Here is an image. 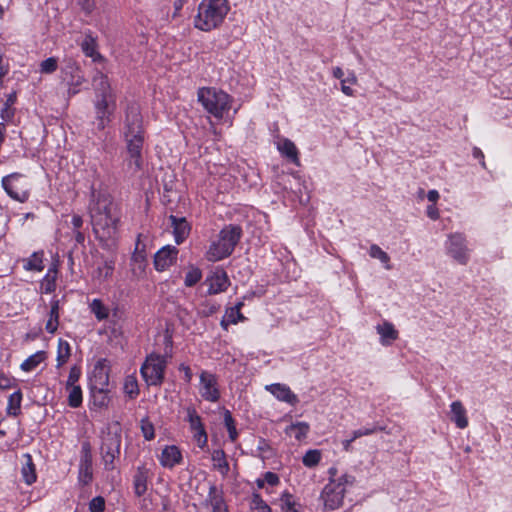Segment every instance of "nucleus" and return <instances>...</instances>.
I'll return each instance as SVG.
<instances>
[{
    "mask_svg": "<svg viewBox=\"0 0 512 512\" xmlns=\"http://www.w3.org/2000/svg\"><path fill=\"white\" fill-rule=\"evenodd\" d=\"M439 197H440L439 192L435 189L429 190L427 193V199L432 203L437 202Z\"/></svg>",
    "mask_w": 512,
    "mask_h": 512,
    "instance_id": "052dcab7",
    "label": "nucleus"
},
{
    "mask_svg": "<svg viewBox=\"0 0 512 512\" xmlns=\"http://www.w3.org/2000/svg\"><path fill=\"white\" fill-rule=\"evenodd\" d=\"M342 81H345V83H349L351 85H355L357 83V77L353 71H350L348 76L342 79Z\"/></svg>",
    "mask_w": 512,
    "mask_h": 512,
    "instance_id": "0e129e2a",
    "label": "nucleus"
},
{
    "mask_svg": "<svg viewBox=\"0 0 512 512\" xmlns=\"http://www.w3.org/2000/svg\"><path fill=\"white\" fill-rule=\"evenodd\" d=\"M199 393L204 400L209 402H217L220 399L218 382L214 374L207 371L201 372Z\"/></svg>",
    "mask_w": 512,
    "mask_h": 512,
    "instance_id": "f8f14e48",
    "label": "nucleus"
},
{
    "mask_svg": "<svg viewBox=\"0 0 512 512\" xmlns=\"http://www.w3.org/2000/svg\"><path fill=\"white\" fill-rule=\"evenodd\" d=\"M332 74H333V77H335L336 79H339L341 81H342V79H344L343 78L344 72L340 67L333 68Z\"/></svg>",
    "mask_w": 512,
    "mask_h": 512,
    "instance_id": "338daca9",
    "label": "nucleus"
},
{
    "mask_svg": "<svg viewBox=\"0 0 512 512\" xmlns=\"http://www.w3.org/2000/svg\"><path fill=\"white\" fill-rule=\"evenodd\" d=\"M356 439H353V436L350 438V439H346L342 442V445H343V449L345 451H349L350 450V447H351V443L353 441H355Z\"/></svg>",
    "mask_w": 512,
    "mask_h": 512,
    "instance_id": "774afa93",
    "label": "nucleus"
},
{
    "mask_svg": "<svg viewBox=\"0 0 512 512\" xmlns=\"http://www.w3.org/2000/svg\"><path fill=\"white\" fill-rule=\"evenodd\" d=\"M81 376V369L78 366L71 367L68 375V379L66 382V386L77 385L79 378Z\"/></svg>",
    "mask_w": 512,
    "mask_h": 512,
    "instance_id": "3c124183",
    "label": "nucleus"
},
{
    "mask_svg": "<svg viewBox=\"0 0 512 512\" xmlns=\"http://www.w3.org/2000/svg\"><path fill=\"white\" fill-rule=\"evenodd\" d=\"M229 322L232 324H237L240 321H243L245 317L242 315L241 311L238 308H230L228 311Z\"/></svg>",
    "mask_w": 512,
    "mask_h": 512,
    "instance_id": "864d4df0",
    "label": "nucleus"
},
{
    "mask_svg": "<svg viewBox=\"0 0 512 512\" xmlns=\"http://www.w3.org/2000/svg\"><path fill=\"white\" fill-rule=\"evenodd\" d=\"M369 255L372 258L378 259L381 263H383L386 269H391V266L389 265V255L385 251H383L378 245L373 244L370 246Z\"/></svg>",
    "mask_w": 512,
    "mask_h": 512,
    "instance_id": "f704fd0d",
    "label": "nucleus"
},
{
    "mask_svg": "<svg viewBox=\"0 0 512 512\" xmlns=\"http://www.w3.org/2000/svg\"><path fill=\"white\" fill-rule=\"evenodd\" d=\"M59 309H60L59 300L53 299L51 301L49 318H48L46 326H45L46 331L50 334H54L58 329Z\"/></svg>",
    "mask_w": 512,
    "mask_h": 512,
    "instance_id": "bb28decb",
    "label": "nucleus"
},
{
    "mask_svg": "<svg viewBox=\"0 0 512 512\" xmlns=\"http://www.w3.org/2000/svg\"><path fill=\"white\" fill-rule=\"evenodd\" d=\"M213 508V512H228L225 505L222 491L219 490L216 485L211 484L206 500Z\"/></svg>",
    "mask_w": 512,
    "mask_h": 512,
    "instance_id": "b1692460",
    "label": "nucleus"
},
{
    "mask_svg": "<svg viewBox=\"0 0 512 512\" xmlns=\"http://www.w3.org/2000/svg\"><path fill=\"white\" fill-rule=\"evenodd\" d=\"M309 429L310 426L307 422H296L286 427L285 433L290 437H294L296 440L300 441L306 438Z\"/></svg>",
    "mask_w": 512,
    "mask_h": 512,
    "instance_id": "c85d7f7f",
    "label": "nucleus"
},
{
    "mask_svg": "<svg viewBox=\"0 0 512 512\" xmlns=\"http://www.w3.org/2000/svg\"><path fill=\"white\" fill-rule=\"evenodd\" d=\"M384 428L378 425H372L371 427L367 428H360L355 431H353V439H358L362 436L371 435L373 433H376L377 431H382Z\"/></svg>",
    "mask_w": 512,
    "mask_h": 512,
    "instance_id": "49530a36",
    "label": "nucleus"
},
{
    "mask_svg": "<svg viewBox=\"0 0 512 512\" xmlns=\"http://www.w3.org/2000/svg\"><path fill=\"white\" fill-rule=\"evenodd\" d=\"M42 255L33 253L24 263V269L28 271H41L43 270Z\"/></svg>",
    "mask_w": 512,
    "mask_h": 512,
    "instance_id": "e433bc0d",
    "label": "nucleus"
},
{
    "mask_svg": "<svg viewBox=\"0 0 512 512\" xmlns=\"http://www.w3.org/2000/svg\"><path fill=\"white\" fill-rule=\"evenodd\" d=\"M230 10L227 0H202L195 17V27L202 31L217 28Z\"/></svg>",
    "mask_w": 512,
    "mask_h": 512,
    "instance_id": "20e7f679",
    "label": "nucleus"
},
{
    "mask_svg": "<svg viewBox=\"0 0 512 512\" xmlns=\"http://www.w3.org/2000/svg\"><path fill=\"white\" fill-rule=\"evenodd\" d=\"M23 459L24 462L22 463L21 468L22 478L26 484L31 485L36 481L37 478L35 465L30 454H24Z\"/></svg>",
    "mask_w": 512,
    "mask_h": 512,
    "instance_id": "a878e982",
    "label": "nucleus"
},
{
    "mask_svg": "<svg viewBox=\"0 0 512 512\" xmlns=\"http://www.w3.org/2000/svg\"><path fill=\"white\" fill-rule=\"evenodd\" d=\"M43 289L45 293H51L55 289V282L54 280H49L46 278V283L43 284Z\"/></svg>",
    "mask_w": 512,
    "mask_h": 512,
    "instance_id": "bf43d9fd",
    "label": "nucleus"
},
{
    "mask_svg": "<svg viewBox=\"0 0 512 512\" xmlns=\"http://www.w3.org/2000/svg\"><path fill=\"white\" fill-rule=\"evenodd\" d=\"M198 100L203 107L216 118H222L229 111L231 97L216 88H201L198 91Z\"/></svg>",
    "mask_w": 512,
    "mask_h": 512,
    "instance_id": "0eeeda50",
    "label": "nucleus"
},
{
    "mask_svg": "<svg viewBox=\"0 0 512 512\" xmlns=\"http://www.w3.org/2000/svg\"><path fill=\"white\" fill-rule=\"evenodd\" d=\"M263 479H264L265 483H268L271 486H275V485H277L279 483V477L274 472H270V471L266 472L264 474V478Z\"/></svg>",
    "mask_w": 512,
    "mask_h": 512,
    "instance_id": "5fc2aeb1",
    "label": "nucleus"
},
{
    "mask_svg": "<svg viewBox=\"0 0 512 512\" xmlns=\"http://www.w3.org/2000/svg\"><path fill=\"white\" fill-rule=\"evenodd\" d=\"M160 464L165 468H173L182 461L180 449L175 445L165 446L159 457Z\"/></svg>",
    "mask_w": 512,
    "mask_h": 512,
    "instance_id": "aec40b11",
    "label": "nucleus"
},
{
    "mask_svg": "<svg viewBox=\"0 0 512 512\" xmlns=\"http://www.w3.org/2000/svg\"><path fill=\"white\" fill-rule=\"evenodd\" d=\"M206 282L209 285L208 293L210 295L219 294L227 290L230 285L229 277L226 271L222 268L215 269L207 278Z\"/></svg>",
    "mask_w": 512,
    "mask_h": 512,
    "instance_id": "2eb2a0df",
    "label": "nucleus"
},
{
    "mask_svg": "<svg viewBox=\"0 0 512 512\" xmlns=\"http://www.w3.org/2000/svg\"><path fill=\"white\" fill-rule=\"evenodd\" d=\"M141 235H138L135 250L130 260V271L134 278L142 279L145 277L147 268V258L145 254V244L141 242Z\"/></svg>",
    "mask_w": 512,
    "mask_h": 512,
    "instance_id": "ddd939ff",
    "label": "nucleus"
},
{
    "mask_svg": "<svg viewBox=\"0 0 512 512\" xmlns=\"http://www.w3.org/2000/svg\"><path fill=\"white\" fill-rule=\"evenodd\" d=\"M124 391L130 398H135L139 394L138 384L134 377L126 378Z\"/></svg>",
    "mask_w": 512,
    "mask_h": 512,
    "instance_id": "37998d69",
    "label": "nucleus"
},
{
    "mask_svg": "<svg viewBox=\"0 0 512 512\" xmlns=\"http://www.w3.org/2000/svg\"><path fill=\"white\" fill-rule=\"evenodd\" d=\"M21 178L22 176L18 173L7 175L2 179V187L11 198L24 202L28 199L29 194L26 190L19 189L18 182Z\"/></svg>",
    "mask_w": 512,
    "mask_h": 512,
    "instance_id": "dca6fc26",
    "label": "nucleus"
},
{
    "mask_svg": "<svg viewBox=\"0 0 512 512\" xmlns=\"http://www.w3.org/2000/svg\"><path fill=\"white\" fill-rule=\"evenodd\" d=\"M354 482L355 477L348 474L342 475L337 480L331 479L320 495L324 509L330 511L338 509L343 503L346 487L352 486Z\"/></svg>",
    "mask_w": 512,
    "mask_h": 512,
    "instance_id": "423d86ee",
    "label": "nucleus"
},
{
    "mask_svg": "<svg viewBox=\"0 0 512 512\" xmlns=\"http://www.w3.org/2000/svg\"><path fill=\"white\" fill-rule=\"evenodd\" d=\"M71 222H72L73 227L78 230L83 224V219L79 215H74L72 217Z\"/></svg>",
    "mask_w": 512,
    "mask_h": 512,
    "instance_id": "e2e57ef3",
    "label": "nucleus"
},
{
    "mask_svg": "<svg viewBox=\"0 0 512 512\" xmlns=\"http://www.w3.org/2000/svg\"><path fill=\"white\" fill-rule=\"evenodd\" d=\"M201 278L202 271L199 268L192 266L185 275L184 284L186 287H193L201 280Z\"/></svg>",
    "mask_w": 512,
    "mask_h": 512,
    "instance_id": "ea45409f",
    "label": "nucleus"
},
{
    "mask_svg": "<svg viewBox=\"0 0 512 512\" xmlns=\"http://www.w3.org/2000/svg\"><path fill=\"white\" fill-rule=\"evenodd\" d=\"M46 358L44 351H37L33 355L29 356L25 361L22 362L20 368L25 372H30L35 369L41 362Z\"/></svg>",
    "mask_w": 512,
    "mask_h": 512,
    "instance_id": "7c9ffc66",
    "label": "nucleus"
},
{
    "mask_svg": "<svg viewBox=\"0 0 512 512\" xmlns=\"http://www.w3.org/2000/svg\"><path fill=\"white\" fill-rule=\"evenodd\" d=\"M82 448L84 455L82 456L80 461L79 481L83 485H87L92 480V461L89 444L84 443Z\"/></svg>",
    "mask_w": 512,
    "mask_h": 512,
    "instance_id": "412c9836",
    "label": "nucleus"
},
{
    "mask_svg": "<svg viewBox=\"0 0 512 512\" xmlns=\"http://www.w3.org/2000/svg\"><path fill=\"white\" fill-rule=\"evenodd\" d=\"M320 460H321V453L318 450L307 451L302 459L303 464L309 468L316 466Z\"/></svg>",
    "mask_w": 512,
    "mask_h": 512,
    "instance_id": "79ce46f5",
    "label": "nucleus"
},
{
    "mask_svg": "<svg viewBox=\"0 0 512 512\" xmlns=\"http://www.w3.org/2000/svg\"><path fill=\"white\" fill-rule=\"evenodd\" d=\"M241 236L242 228L239 225H226L219 232L218 240L211 243L207 251V259L216 262L230 256Z\"/></svg>",
    "mask_w": 512,
    "mask_h": 512,
    "instance_id": "39448f33",
    "label": "nucleus"
},
{
    "mask_svg": "<svg viewBox=\"0 0 512 512\" xmlns=\"http://www.w3.org/2000/svg\"><path fill=\"white\" fill-rule=\"evenodd\" d=\"M149 470L145 466H139L133 476V488L136 496L140 497L147 491Z\"/></svg>",
    "mask_w": 512,
    "mask_h": 512,
    "instance_id": "5701e85b",
    "label": "nucleus"
},
{
    "mask_svg": "<svg viewBox=\"0 0 512 512\" xmlns=\"http://www.w3.org/2000/svg\"><path fill=\"white\" fill-rule=\"evenodd\" d=\"M224 424L227 428L229 438L232 442L236 441L238 437V432L236 430L235 421L232 417V414L229 410H226L224 413Z\"/></svg>",
    "mask_w": 512,
    "mask_h": 512,
    "instance_id": "58836bf2",
    "label": "nucleus"
},
{
    "mask_svg": "<svg viewBox=\"0 0 512 512\" xmlns=\"http://www.w3.org/2000/svg\"><path fill=\"white\" fill-rule=\"evenodd\" d=\"M253 508L257 512H271V508L265 503L260 494L254 493L252 496Z\"/></svg>",
    "mask_w": 512,
    "mask_h": 512,
    "instance_id": "a18cd8bd",
    "label": "nucleus"
},
{
    "mask_svg": "<svg viewBox=\"0 0 512 512\" xmlns=\"http://www.w3.org/2000/svg\"><path fill=\"white\" fill-rule=\"evenodd\" d=\"M278 150L282 155L291 160L294 164L299 165L298 150L295 144L285 138L278 143Z\"/></svg>",
    "mask_w": 512,
    "mask_h": 512,
    "instance_id": "cd10ccee",
    "label": "nucleus"
},
{
    "mask_svg": "<svg viewBox=\"0 0 512 512\" xmlns=\"http://www.w3.org/2000/svg\"><path fill=\"white\" fill-rule=\"evenodd\" d=\"M105 509V500L101 496L94 497L89 503L91 512H103Z\"/></svg>",
    "mask_w": 512,
    "mask_h": 512,
    "instance_id": "09e8293b",
    "label": "nucleus"
},
{
    "mask_svg": "<svg viewBox=\"0 0 512 512\" xmlns=\"http://www.w3.org/2000/svg\"><path fill=\"white\" fill-rule=\"evenodd\" d=\"M92 392H93V398H94L95 405H97L99 407H103V406L107 405L108 397H107L106 390L101 388L97 391V393H95L94 390L92 389Z\"/></svg>",
    "mask_w": 512,
    "mask_h": 512,
    "instance_id": "de8ad7c7",
    "label": "nucleus"
},
{
    "mask_svg": "<svg viewBox=\"0 0 512 512\" xmlns=\"http://www.w3.org/2000/svg\"><path fill=\"white\" fill-rule=\"evenodd\" d=\"M376 330L381 336L380 342L384 346L390 345L394 340L398 338V331L390 322L385 321L382 325H377Z\"/></svg>",
    "mask_w": 512,
    "mask_h": 512,
    "instance_id": "393cba45",
    "label": "nucleus"
},
{
    "mask_svg": "<svg viewBox=\"0 0 512 512\" xmlns=\"http://www.w3.org/2000/svg\"><path fill=\"white\" fill-rule=\"evenodd\" d=\"M81 48H82L83 53L87 57H93L96 53L95 39L90 34H86L84 40L81 43Z\"/></svg>",
    "mask_w": 512,
    "mask_h": 512,
    "instance_id": "a19ab883",
    "label": "nucleus"
},
{
    "mask_svg": "<svg viewBox=\"0 0 512 512\" xmlns=\"http://www.w3.org/2000/svg\"><path fill=\"white\" fill-rule=\"evenodd\" d=\"M178 249L167 245L162 247L154 256V266L157 271H164L177 259Z\"/></svg>",
    "mask_w": 512,
    "mask_h": 512,
    "instance_id": "f3484780",
    "label": "nucleus"
},
{
    "mask_svg": "<svg viewBox=\"0 0 512 512\" xmlns=\"http://www.w3.org/2000/svg\"><path fill=\"white\" fill-rule=\"evenodd\" d=\"M445 249L447 255L457 263L466 265L469 262L470 250L467 246L466 237L462 233L449 234L445 242Z\"/></svg>",
    "mask_w": 512,
    "mask_h": 512,
    "instance_id": "1a4fd4ad",
    "label": "nucleus"
},
{
    "mask_svg": "<svg viewBox=\"0 0 512 512\" xmlns=\"http://www.w3.org/2000/svg\"><path fill=\"white\" fill-rule=\"evenodd\" d=\"M90 309L91 312L99 321L106 319L109 315L108 309L103 305V303L99 299H94L91 302Z\"/></svg>",
    "mask_w": 512,
    "mask_h": 512,
    "instance_id": "c9c22d12",
    "label": "nucleus"
},
{
    "mask_svg": "<svg viewBox=\"0 0 512 512\" xmlns=\"http://www.w3.org/2000/svg\"><path fill=\"white\" fill-rule=\"evenodd\" d=\"M141 430L146 440L150 441L154 438V427L148 420L141 421Z\"/></svg>",
    "mask_w": 512,
    "mask_h": 512,
    "instance_id": "8fccbe9b",
    "label": "nucleus"
},
{
    "mask_svg": "<svg viewBox=\"0 0 512 512\" xmlns=\"http://www.w3.org/2000/svg\"><path fill=\"white\" fill-rule=\"evenodd\" d=\"M121 435L108 432L102 440L101 454L106 470H113L114 460L120 455Z\"/></svg>",
    "mask_w": 512,
    "mask_h": 512,
    "instance_id": "9d476101",
    "label": "nucleus"
},
{
    "mask_svg": "<svg viewBox=\"0 0 512 512\" xmlns=\"http://www.w3.org/2000/svg\"><path fill=\"white\" fill-rule=\"evenodd\" d=\"M57 67V59L55 57H49L41 62L40 71L44 74H51L56 71Z\"/></svg>",
    "mask_w": 512,
    "mask_h": 512,
    "instance_id": "c03bdc74",
    "label": "nucleus"
},
{
    "mask_svg": "<svg viewBox=\"0 0 512 512\" xmlns=\"http://www.w3.org/2000/svg\"><path fill=\"white\" fill-rule=\"evenodd\" d=\"M63 80L69 85L68 93L75 95L79 92V86L85 82L80 66L73 59H66L61 68Z\"/></svg>",
    "mask_w": 512,
    "mask_h": 512,
    "instance_id": "9b49d317",
    "label": "nucleus"
},
{
    "mask_svg": "<svg viewBox=\"0 0 512 512\" xmlns=\"http://www.w3.org/2000/svg\"><path fill=\"white\" fill-rule=\"evenodd\" d=\"M426 214L432 220H437L439 218V211L434 204L427 206Z\"/></svg>",
    "mask_w": 512,
    "mask_h": 512,
    "instance_id": "6e6d98bb",
    "label": "nucleus"
},
{
    "mask_svg": "<svg viewBox=\"0 0 512 512\" xmlns=\"http://www.w3.org/2000/svg\"><path fill=\"white\" fill-rule=\"evenodd\" d=\"M186 413V421H188L190 429L195 432L194 437L197 439L200 447L204 446L207 443V433L201 417L193 406L187 407Z\"/></svg>",
    "mask_w": 512,
    "mask_h": 512,
    "instance_id": "4468645a",
    "label": "nucleus"
},
{
    "mask_svg": "<svg viewBox=\"0 0 512 512\" xmlns=\"http://www.w3.org/2000/svg\"><path fill=\"white\" fill-rule=\"evenodd\" d=\"M266 390H268L279 401L288 403L292 406H295L299 402L297 395L294 394L285 384H270L266 386Z\"/></svg>",
    "mask_w": 512,
    "mask_h": 512,
    "instance_id": "a211bd4d",
    "label": "nucleus"
},
{
    "mask_svg": "<svg viewBox=\"0 0 512 512\" xmlns=\"http://www.w3.org/2000/svg\"><path fill=\"white\" fill-rule=\"evenodd\" d=\"M187 0H176L173 3L174 7V14L173 16L176 17L179 13V11L183 8V5L186 3Z\"/></svg>",
    "mask_w": 512,
    "mask_h": 512,
    "instance_id": "680f3d73",
    "label": "nucleus"
},
{
    "mask_svg": "<svg viewBox=\"0 0 512 512\" xmlns=\"http://www.w3.org/2000/svg\"><path fill=\"white\" fill-rule=\"evenodd\" d=\"M450 420L455 423V425L464 429L468 426V418L466 415V409L463 406L461 401H454L450 405Z\"/></svg>",
    "mask_w": 512,
    "mask_h": 512,
    "instance_id": "4be33fe9",
    "label": "nucleus"
},
{
    "mask_svg": "<svg viewBox=\"0 0 512 512\" xmlns=\"http://www.w3.org/2000/svg\"><path fill=\"white\" fill-rule=\"evenodd\" d=\"M167 361L164 356L150 354L140 368L145 382L150 386H160L164 381Z\"/></svg>",
    "mask_w": 512,
    "mask_h": 512,
    "instance_id": "6e6552de",
    "label": "nucleus"
},
{
    "mask_svg": "<svg viewBox=\"0 0 512 512\" xmlns=\"http://www.w3.org/2000/svg\"><path fill=\"white\" fill-rule=\"evenodd\" d=\"M212 461L214 463V467L223 475L226 476L229 472V463L226 460V454L224 450L218 449L214 450L212 453Z\"/></svg>",
    "mask_w": 512,
    "mask_h": 512,
    "instance_id": "c756f323",
    "label": "nucleus"
},
{
    "mask_svg": "<svg viewBox=\"0 0 512 512\" xmlns=\"http://www.w3.org/2000/svg\"><path fill=\"white\" fill-rule=\"evenodd\" d=\"M68 390V405L77 408L82 404V390L79 385L66 386Z\"/></svg>",
    "mask_w": 512,
    "mask_h": 512,
    "instance_id": "473e14b6",
    "label": "nucleus"
},
{
    "mask_svg": "<svg viewBox=\"0 0 512 512\" xmlns=\"http://www.w3.org/2000/svg\"><path fill=\"white\" fill-rule=\"evenodd\" d=\"M341 91L347 96L354 95V90L350 86L346 85L345 81H341Z\"/></svg>",
    "mask_w": 512,
    "mask_h": 512,
    "instance_id": "69168bd1",
    "label": "nucleus"
},
{
    "mask_svg": "<svg viewBox=\"0 0 512 512\" xmlns=\"http://www.w3.org/2000/svg\"><path fill=\"white\" fill-rule=\"evenodd\" d=\"M22 401V393L16 391L8 398L7 412L9 415L17 416L20 413Z\"/></svg>",
    "mask_w": 512,
    "mask_h": 512,
    "instance_id": "72a5a7b5",
    "label": "nucleus"
},
{
    "mask_svg": "<svg viewBox=\"0 0 512 512\" xmlns=\"http://www.w3.org/2000/svg\"><path fill=\"white\" fill-rule=\"evenodd\" d=\"M280 507L282 511L284 512H299L298 509H296L295 501L293 500V496L289 492H284L280 499Z\"/></svg>",
    "mask_w": 512,
    "mask_h": 512,
    "instance_id": "4c0bfd02",
    "label": "nucleus"
},
{
    "mask_svg": "<svg viewBox=\"0 0 512 512\" xmlns=\"http://www.w3.org/2000/svg\"><path fill=\"white\" fill-rule=\"evenodd\" d=\"M70 355H71L70 344L63 339H59L58 347H57V358H56L57 367H61L62 365H64L68 361Z\"/></svg>",
    "mask_w": 512,
    "mask_h": 512,
    "instance_id": "2f4dec72",
    "label": "nucleus"
},
{
    "mask_svg": "<svg viewBox=\"0 0 512 512\" xmlns=\"http://www.w3.org/2000/svg\"><path fill=\"white\" fill-rule=\"evenodd\" d=\"M89 214L93 232L100 241L113 240L118 231L120 212L112 197L106 193H92Z\"/></svg>",
    "mask_w": 512,
    "mask_h": 512,
    "instance_id": "f03ea898",
    "label": "nucleus"
},
{
    "mask_svg": "<svg viewBox=\"0 0 512 512\" xmlns=\"http://www.w3.org/2000/svg\"><path fill=\"white\" fill-rule=\"evenodd\" d=\"M121 137L125 143L127 153V166L132 173H136L143 166V146L145 143V128L140 106L129 103L120 129Z\"/></svg>",
    "mask_w": 512,
    "mask_h": 512,
    "instance_id": "f257e3e1",
    "label": "nucleus"
},
{
    "mask_svg": "<svg viewBox=\"0 0 512 512\" xmlns=\"http://www.w3.org/2000/svg\"><path fill=\"white\" fill-rule=\"evenodd\" d=\"M91 84L95 94L97 126L102 130L111 121L117 109V92L112 87L108 76L99 70L94 73Z\"/></svg>",
    "mask_w": 512,
    "mask_h": 512,
    "instance_id": "7ed1b4c3",
    "label": "nucleus"
},
{
    "mask_svg": "<svg viewBox=\"0 0 512 512\" xmlns=\"http://www.w3.org/2000/svg\"><path fill=\"white\" fill-rule=\"evenodd\" d=\"M180 371L184 372V378L187 383H189L192 380V371L189 366H186L184 364H181L179 367Z\"/></svg>",
    "mask_w": 512,
    "mask_h": 512,
    "instance_id": "4d7b16f0",
    "label": "nucleus"
},
{
    "mask_svg": "<svg viewBox=\"0 0 512 512\" xmlns=\"http://www.w3.org/2000/svg\"><path fill=\"white\" fill-rule=\"evenodd\" d=\"M473 157L480 160V164L483 168H485L484 154L481 149L474 147L473 148Z\"/></svg>",
    "mask_w": 512,
    "mask_h": 512,
    "instance_id": "13d9d810",
    "label": "nucleus"
},
{
    "mask_svg": "<svg viewBox=\"0 0 512 512\" xmlns=\"http://www.w3.org/2000/svg\"><path fill=\"white\" fill-rule=\"evenodd\" d=\"M171 227L173 228V235L175 242L181 244L190 233V225L185 217H177L175 215L169 216Z\"/></svg>",
    "mask_w": 512,
    "mask_h": 512,
    "instance_id": "6ab92c4d",
    "label": "nucleus"
},
{
    "mask_svg": "<svg viewBox=\"0 0 512 512\" xmlns=\"http://www.w3.org/2000/svg\"><path fill=\"white\" fill-rule=\"evenodd\" d=\"M77 4L86 15L91 14L96 7L95 0H77Z\"/></svg>",
    "mask_w": 512,
    "mask_h": 512,
    "instance_id": "603ef678",
    "label": "nucleus"
}]
</instances>
